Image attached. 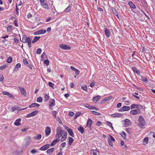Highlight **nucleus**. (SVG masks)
Segmentation results:
<instances>
[{
	"instance_id": "63",
	"label": "nucleus",
	"mask_w": 155,
	"mask_h": 155,
	"mask_svg": "<svg viewBox=\"0 0 155 155\" xmlns=\"http://www.w3.org/2000/svg\"><path fill=\"white\" fill-rule=\"evenodd\" d=\"M14 41L16 43H18L19 41L17 37H15L14 38Z\"/></svg>"
},
{
	"instance_id": "47",
	"label": "nucleus",
	"mask_w": 155,
	"mask_h": 155,
	"mask_svg": "<svg viewBox=\"0 0 155 155\" xmlns=\"http://www.w3.org/2000/svg\"><path fill=\"white\" fill-rule=\"evenodd\" d=\"M121 135L124 138V139L126 138V135L125 132L124 131H122V132L121 133Z\"/></svg>"
},
{
	"instance_id": "23",
	"label": "nucleus",
	"mask_w": 155,
	"mask_h": 155,
	"mask_svg": "<svg viewBox=\"0 0 155 155\" xmlns=\"http://www.w3.org/2000/svg\"><path fill=\"white\" fill-rule=\"evenodd\" d=\"M128 4L130 7L133 9L136 8V6L131 1H129L128 2Z\"/></svg>"
},
{
	"instance_id": "34",
	"label": "nucleus",
	"mask_w": 155,
	"mask_h": 155,
	"mask_svg": "<svg viewBox=\"0 0 155 155\" xmlns=\"http://www.w3.org/2000/svg\"><path fill=\"white\" fill-rule=\"evenodd\" d=\"M143 108V106L142 105L140 104H137V106L136 107V109L137 110H139V111H140V110L142 109Z\"/></svg>"
},
{
	"instance_id": "15",
	"label": "nucleus",
	"mask_w": 155,
	"mask_h": 155,
	"mask_svg": "<svg viewBox=\"0 0 155 155\" xmlns=\"http://www.w3.org/2000/svg\"><path fill=\"white\" fill-rule=\"evenodd\" d=\"M21 120V119L18 118L14 122V124L16 126H19L21 125L20 122Z\"/></svg>"
},
{
	"instance_id": "13",
	"label": "nucleus",
	"mask_w": 155,
	"mask_h": 155,
	"mask_svg": "<svg viewBox=\"0 0 155 155\" xmlns=\"http://www.w3.org/2000/svg\"><path fill=\"white\" fill-rule=\"evenodd\" d=\"M56 139L54 140L52 143L51 144L50 146L51 147L53 146H54L60 140L58 137H56Z\"/></svg>"
},
{
	"instance_id": "21",
	"label": "nucleus",
	"mask_w": 155,
	"mask_h": 155,
	"mask_svg": "<svg viewBox=\"0 0 155 155\" xmlns=\"http://www.w3.org/2000/svg\"><path fill=\"white\" fill-rule=\"evenodd\" d=\"M40 106V104H38L36 103H33L31 105H29V108L33 107H38Z\"/></svg>"
},
{
	"instance_id": "5",
	"label": "nucleus",
	"mask_w": 155,
	"mask_h": 155,
	"mask_svg": "<svg viewBox=\"0 0 155 155\" xmlns=\"http://www.w3.org/2000/svg\"><path fill=\"white\" fill-rule=\"evenodd\" d=\"M60 47L64 50H69L71 49L70 46H68L64 44H61L60 45Z\"/></svg>"
},
{
	"instance_id": "18",
	"label": "nucleus",
	"mask_w": 155,
	"mask_h": 155,
	"mask_svg": "<svg viewBox=\"0 0 155 155\" xmlns=\"http://www.w3.org/2000/svg\"><path fill=\"white\" fill-rule=\"evenodd\" d=\"M85 107L90 109H94L97 110H98V109L96 107L94 106H90L87 104L85 105Z\"/></svg>"
},
{
	"instance_id": "27",
	"label": "nucleus",
	"mask_w": 155,
	"mask_h": 155,
	"mask_svg": "<svg viewBox=\"0 0 155 155\" xmlns=\"http://www.w3.org/2000/svg\"><path fill=\"white\" fill-rule=\"evenodd\" d=\"M68 132L69 134L72 136V137H74V133L73 131L71 129H68Z\"/></svg>"
},
{
	"instance_id": "3",
	"label": "nucleus",
	"mask_w": 155,
	"mask_h": 155,
	"mask_svg": "<svg viewBox=\"0 0 155 155\" xmlns=\"http://www.w3.org/2000/svg\"><path fill=\"white\" fill-rule=\"evenodd\" d=\"M122 121L123 124L125 127L129 126L131 125V124L130 121L128 119H126Z\"/></svg>"
},
{
	"instance_id": "30",
	"label": "nucleus",
	"mask_w": 155,
	"mask_h": 155,
	"mask_svg": "<svg viewBox=\"0 0 155 155\" xmlns=\"http://www.w3.org/2000/svg\"><path fill=\"white\" fill-rule=\"evenodd\" d=\"M54 150V148H52L48 150L47 151V152L48 153L51 154L52 153V152Z\"/></svg>"
},
{
	"instance_id": "10",
	"label": "nucleus",
	"mask_w": 155,
	"mask_h": 155,
	"mask_svg": "<svg viewBox=\"0 0 155 155\" xmlns=\"http://www.w3.org/2000/svg\"><path fill=\"white\" fill-rule=\"evenodd\" d=\"M51 132V128L49 127H47L45 128V133L46 135L48 136Z\"/></svg>"
},
{
	"instance_id": "49",
	"label": "nucleus",
	"mask_w": 155,
	"mask_h": 155,
	"mask_svg": "<svg viewBox=\"0 0 155 155\" xmlns=\"http://www.w3.org/2000/svg\"><path fill=\"white\" fill-rule=\"evenodd\" d=\"M149 138L148 137H145L143 140V142H145L146 143H148Z\"/></svg>"
},
{
	"instance_id": "8",
	"label": "nucleus",
	"mask_w": 155,
	"mask_h": 155,
	"mask_svg": "<svg viewBox=\"0 0 155 155\" xmlns=\"http://www.w3.org/2000/svg\"><path fill=\"white\" fill-rule=\"evenodd\" d=\"M46 32V30L44 29H41L39 31L35 32L34 34L35 35H38L41 34H44Z\"/></svg>"
},
{
	"instance_id": "1",
	"label": "nucleus",
	"mask_w": 155,
	"mask_h": 155,
	"mask_svg": "<svg viewBox=\"0 0 155 155\" xmlns=\"http://www.w3.org/2000/svg\"><path fill=\"white\" fill-rule=\"evenodd\" d=\"M67 136V133L66 131L62 130L60 127H58L56 130L55 137H58L60 139V137H62L60 140L61 142H62L66 140Z\"/></svg>"
},
{
	"instance_id": "17",
	"label": "nucleus",
	"mask_w": 155,
	"mask_h": 155,
	"mask_svg": "<svg viewBox=\"0 0 155 155\" xmlns=\"http://www.w3.org/2000/svg\"><path fill=\"white\" fill-rule=\"evenodd\" d=\"M19 88L20 90L21 94L24 96H25L26 94V92L25 89L21 87H19Z\"/></svg>"
},
{
	"instance_id": "45",
	"label": "nucleus",
	"mask_w": 155,
	"mask_h": 155,
	"mask_svg": "<svg viewBox=\"0 0 155 155\" xmlns=\"http://www.w3.org/2000/svg\"><path fill=\"white\" fill-rule=\"evenodd\" d=\"M37 101L38 102L41 103L42 101V99L41 97H38L37 100Z\"/></svg>"
},
{
	"instance_id": "54",
	"label": "nucleus",
	"mask_w": 155,
	"mask_h": 155,
	"mask_svg": "<svg viewBox=\"0 0 155 155\" xmlns=\"http://www.w3.org/2000/svg\"><path fill=\"white\" fill-rule=\"evenodd\" d=\"M49 61L47 59L45 60L44 61V63L46 64L47 65H48L49 64Z\"/></svg>"
},
{
	"instance_id": "56",
	"label": "nucleus",
	"mask_w": 155,
	"mask_h": 155,
	"mask_svg": "<svg viewBox=\"0 0 155 155\" xmlns=\"http://www.w3.org/2000/svg\"><path fill=\"white\" fill-rule=\"evenodd\" d=\"M49 86L51 87H53L54 85V84L51 82H49L48 83Z\"/></svg>"
},
{
	"instance_id": "41",
	"label": "nucleus",
	"mask_w": 155,
	"mask_h": 155,
	"mask_svg": "<svg viewBox=\"0 0 155 155\" xmlns=\"http://www.w3.org/2000/svg\"><path fill=\"white\" fill-rule=\"evenodd\" d=\"M71 9V7L70 6H68L67 8L65 9L64 12H69Z\"/></svg>"
},
{
	"instance_id": "39",
	"label": "nucleus",
	"mask_w": 155,
	"mask_h": 155,
	"mask_svg": "<svg viewBox=\"0 0 155 155\" xmlns=\"http://www.w3.org/2000/svg\"><path fill=\"white\" fill-rule=\"evenodd\" d=\"M13 27L12 25H9L7 28V31L8 32L11 31L12 30Z\"/></svg>"
},
{
	"instance_id": "25",
	"label": "nucleus",
	"mask_w": 155,
	"mask_h": 155,
	"mask_svg": "<svg viewBox=\"0 0 155 155\" xmlns=\"http://www.w3.org/2000/svg\"><path fill=\"white\" fill-rule=\"evenodd\" d=\"M78 131L82 134H83L84 132V128L82 127H79L78 128Z\"/></svg>"
},
{
	"instance_id": "52",
	"label": "nucleus",
	"mask_w": 155,
	"mask_h": 155,
	"mask_svg": "<svg viewBox=\"0 0 155 155\" xmlns=\"http://www.w3.org/2000/svg\"><path fill=\"white\" fill-rule=\"evenodd\" d=\"M107 141L109 144L111 146H112L113 144L112 142V140H111V139H108Z\"/></svg>"
},
{
	"instance_id": "53",
	"label": "nucleus",
	"mask_w": 155,
	"mask_h": 155,
	"mask_svg": "<svg viewBox=\"0 0 155 155\" xmlns=\"http://www.w3.org/2000/svg\"><path fill=\"white\" fill-rule=\"evenodd\" d=\"M41 52V48H38L37 50V54H40Z\"/></svg>"
},
{
	"instance_id": "31",
	"label": "nucleus",
	"mask_w": 155,
	"mask_h": 155,
	"mask_svg": "<svg viewBox=\"0 0 155 155\" xmlns=\"http://www.w3.org/2000/svg\"><path fill=\"white\" fill-rule=\"evenodd\" d=\"M100 97L101 96L99 95L94 97L93 98V101L94 102H97L98 101V100L100 98Z\"/></svg>"
},
{
	"instance_id": "28",
	"label": "nucleus",
	"mask_w": 155,
	"mask_h": 155,
	"mask_svg": "<svg viewBox=\"0 0 155 155\" xmlns=\"http://www.w3.org/2000/svg\"><path fill=\"white\" fill-rule=\"evenodd\" d=\"M122 115L120 114H115L111 115L112 117H120Z\"/></svg>"
},
{
	"instance_id": "42",
	"label": "nucleus",
	"mask_w": 155,
	"mask_h": 155,
	"mask_svg": "<svg viewBox=\"0 0 155 155\" xmlns=\"http://www.w3.org/2000/svg\"><path fill=\"white\" fill-rule=\"evenodd\" d=\"M81 88L84 90L85 91H87V87L86 85H84L81 87Z\"/></svg>"
},
{
	"instance_id": "26",
	"label": "nucleus",
	"mask_w": 155,
	"mask_h": 155,
	"mask_svg": "<svg viewBox=\"0 0 155 155\" xmlns=\"http://www.w3.org/2000/svg\"><path fill=\"white\" fill-rule=\"evenodd\" d=\"M41 37H35L32 40V43H34L36 42L37 41H38L40 38Z\"/></svg>"
},
{
	"instance_id": "11",
	"label": "nucleus",
	"mask_w": 155,
	"mask_h": 155,
	"mask_svg": "<svg viewBox=\"0 0 155 155\" xmlns=\"http://www.w3.org/2000/svg\"><path fill=\"white\" fill-rule=\"evenodd\" d=\"M141 111L137 110V109L132 110L130 111V114L132 115H134L140 114Z\"/></svg>"
},
{
	"instance_id": "14",
	"label": "nucleus",
	"mask_w": 155,
	"mask_h": 155,
	"mask_svg": "<svg viewBox=\"0 0 155 155\" xmlns=\"http://www.w3.org/2000/svg\"><path fill=\"white\" fill-rule=\"evenodd\" d=\"M112 96H110L108 97L105 98L101 101V104H102L103 103H104L106 102V101H108L112 99Z\"/></svg>"
},
{
	"instance_id": "29",
	"label": "nucleus",
	"mask_w": 155,
	"mask_h": 155,
	"mask_svg": "<svg viewBox=\"0 0 155 155\" xmlns=\"http://www.w3.org/2000/svg\"><path fill=\"white\" fill-rule=\"evenodd\" d=\"M133 69L134 71L136 73L137 75H140V73L139 71L137 70V68L135 67H134L133 68Z\"/></svg>"
},
{
	"instance_id": "9",
	"label": "nucleus",
	"mask_w": 155,
	"mask_h": 155,
	"mask_svg": "<svg viewBox=\"0 0 155 155\" xmlns=\"http://www.w3.org/2000/svg\"><path fill=\"white\" fill-rule=\"evenodd\" d=\"M93 121L90 118H88L87 122V126H89V130H92L91 127Z\"/></svg>"
},
{
	"instance_id": "59",
	"label": "nucleus",
	"mask_w": 155,
	"mask_h": 155,
	"mask_svg": "<svg viewBox=\"0 0 155 155\" xmlns=\"http://www.w3.org/2000/svg\"><path fill=\"white\" fill-rule=\"evenodd\" d=\"M14 23L15 26H16V27L18 26V21H17V20H15L14 21Z\"/></svg>"
},
{
	"instance_id": "20",
	"label": "nucleus",
	"mask_w": 155,
	"mask_h": 155,
	"mask_svg": "<svg viewBox=\"0 0 155 155\" xmlns=\"http://www.w3.org/2000/svg\"><path fill=\"white\" fill-rule=\"evenodd\" d=\"M28 38H30L29 37H27L25 35H23L22 41L23 43H27L28 41Z\"/></svg>"
},
{
	"instance_id": "60",
	"label": "nucleus",
	"mask_w": 155,
	"mask_h": 155,
	"mask_svg": "<svg viewBox=\"0 0 155 155\" xmlns=\"http://www.w3.org/2000/svg\"><path fill=\"white\" fill-rule=\"evenodd\" d=\"M4 78L2 75H0V81H2L3 80Z\"/></svg>"
},
{
	"instance_id": "16",
	"label": "nucleus",
	"mask_w": 155,
	"mask_h": 155,
	"mask_svg": "<svg viewBox=\"0 0 155 155\" xmlns=\"http://www.w3.org/2000/svg\"><path fill=\"white\" fill-rule=\"evenodd\" d=\"M104 32L106 36L108 38L109 37L110 35V31L107 28H105Z\"/></svg>"
},
{
	"instance_id": "58",
	"label": "nucleus",
	"mask_w": 155,
	"mask_h": 155,
	"mask_svg": "<svg viewBox=\"0 0 155 155\" xmlns=\"http://www.w3.org/2000/svg\"><path fill=\"white\" fill-rule=\"evenodd\" d=\"M23 62L25 65H27L28 64V62L27 60L25 59H23Z\"/></svg>"
},
{
	"instance_id": "2",
	"label": "nucleus",
	"mask_w": 155,
	"mask_h": 155,
	"mask_svg": "<svg viewBox=\"0 0 155 155\" xmlns=\"http://www.w3.org/2000/svg\"><path fill=\"white\" fill-rule=\"evenodd\" d=\"M139 121L140 122L139 126H144L146 124L145 120L142 116H140L139 117Z\"/></svg>"
},
{
	"instance_id": "50",
	"label": "nucleus",
	"mask_w": 155,
	"mask_h": 155,
	"mask_svg": "<svg viewBox=\"0 0 155 155\" xmlns=\"http://www.w3.org/2000/svg\"><path fill=\"white\" fill-rule=\"evenodd\" d=\"M42 136L41 134H39L37 136L35 137V138L36 139L38 140L40 139L41 137Z\"/></svg>"
},
{
	"instance_id": "61",
	"label": "nucleus",
	"mask_w": 155,
	"mask_h": 155,
	"mask_svg": "<svg viewBox=\"0 0 155 155\" xmlns=\"http://www.w3.org/2000/svg\"><path fill=\"white\" fill-rule=\"evenodd\" d=\"M74 113L73 112L71 111L69 113V115L71 117H72L74 115Z\"/></svg>"
},
{
	"instance_id": "36",
	"label": "nucleus",
	"mask_w": 155,
	"mask_h": 155,
	"mask_svg": "<svg viewBox=\"0 0 155 155\" xmlns=\"http://www.w3.org/2000/svg\"><path fill=\"white\" fill-rule=\"evenodd\" d=\"M12 61V58L11 57H8L7 59V62L9 63H11Z\"/></svg>"
},
{
	"instance_id": "32",
	"label": "nucleus",
	"mask_w": 155,
	"mask_h": 155,
	"mask_svg": "<svg viewBox=\"0 0 155 155\" xmlns=\"http://www.w3.org/2000/svg\"><path fill=\"white\" fill-rule=\"evenodd\" d=\"M112 10L113 12V14L117 17L118 18V13L116 10L114 8H112Z\"/></svg>"
},
{
	"instance_id": "12",
	"label": "nucleus",
	"mask_w": 155,
	"mask_h": 155,
	"mask_svg": "<svg viewBox=\"0 0 155 155\" xmlns=\"http://www.w3.org/2000/svg\"><path fill=\"white\" fill-rule=\"evenodd\" d=\"M50 147L49 144H46L41 147L40 150H45L48 149Z\"/></svg>"
},
{
	"instance_id": "43",
	"label": "nucleus",
	"mask_w": 155,
	"mask_h": 155,
	"mask_svg": "<svg viewBox=\"0 0 155 155\" xmlns=\"http://www.w3.org/2000/svg\"><path fill=\"white\" fill-rule=\"evenodd\" d=\"M7 66V65L4 64L0 67V69L2 70H3Z\"/></svg>"
},
{
	"instance_id": "48",
	"label": "nucleus",
	"mask_w": 155,
	"mask_h": 155,
	"mask_svg": "<svg viewBox=\"0 0 155 155\" xmlns=\"http://www.w3.org/2000/svg\"><path fill=\"white\" fill-rule=\"evenodd\" d=\"M18 107H16V106H14L12 107V112H13L15 110H18Z\"/></svg>"
},
{
	"instance_id": "51",
	"label": "nucleus",
	"mask_w": 155,
	"mask_h": 155,
	"mask_svg": "<svg viewBox=\"0 0 155 155\" xmlns=\"http://www.w3.org/2000/svg\"><path fill=\"white\" fill-rule=\"evenodd\" d=\"M21 67V64L20 63H18L16 64V66L14 68V70L15 69H18Z\"/></svg>"
},
{
	"instance_id": "38",
	"label": "nucleus",
	"mask_w": 155,
	"mask_h": 155,
	"mask_svg": "<svg viewBox=\"0 0 155 155\" xmlns=\"http://www.w3.org/2000/svg\"><path fill=\"white\" fill-rule=\"evenodd\" d=\"M27 43H28V45L29 46V47L30 48L31 47V38H28V41Z\"/></svg>"
},
{
	"instance_id": "7",
	"label": "nucleus",
	"mask_w": 155,
	"mask_h": 155,
	"mask_svg": "<svg viewBox=\"0 0 155 155\" xmlns=\"http://www.w3.org/2000/svg\"><path fill=\"white\" fill-rule=\"evenodd\" d=\"M25 145L27 147L31 142V139L30 137H27L25 139Z\"/></svg>"
},
{
	"instance_id": "64",
	"label": "nucleus",
	"mask_w": 155,
	"mask_h": 155,
	"mask_svg": "<svg viewBox=\"0 0 155 155\" xmlns=\"http://www.w3.org/2000/svg\"><path fill=\"white\" fill-rule=\"evenodd\" d=\"M66 142H64L62 143L61 144V146L62 147H64L66 146Z\"/></svg>"
},
{
	"instance_id": "4",
	"label": "nucleus",
	"mask_w": 155,
	"mask_h": 155,
	"mask_svg": "<svg viewBox=\"0 0 155 155\" xmlns=\"http://www.w3.org/2000/svg\"><path fill=\"white\" fill-rule=\"evenodd\" d=\"M39 113V111L38 110H35L31 113L28 114L27 115L26 117L27 118L30 117H32L35 116V115L38 114Z\"/></svg>"
},
{
	"instance_id": "46",
	"label": "nucleus",
	"mask_w": 155,
	"mask_h": 155,
	"mask_svg": "<svg viewBox=\"0 0 155 155\" xmlns=\"http://www.w3.org/2000/svg\"><path fill=\"white\" fill-rule=\"evenodd\" d=\"M137 106V104H134L131 105L130 106V108L132 109L134 108H136Z\"/></svg>"
},
{
	"instance_id": "40",
	"label": "nucleus",
	"mask_w": 155,
	"mask_h": 155,
	"mask_svg": "<svg viewBox=\"0 0 155 155\" xmlns=\"http://www.w3.org/2000/svg\"><path fill=\"white\" fill-rule=\"evenodd\" d=\"M91 112H92V113L93 114H95L97 116H99L101 115V114L100 113L97 112L96 111H91Z\"/></svg>"
},
{
	"instance_id": "24",
	"label": "nucleus",
	"mask_w": 155,
	"mask_h": 155,
	"mask_svg": "<svg viewBox=\"0 0 155 155\" xmlns=\"http://www.w3.org/2000/svg\"><path fill=\"white\" fill-rule=\"evenodd\" d=\"M91 155H97V152L96 150H91L90 151Z\"/></svg>"
},
{
	"instance_id": "35",
	"label": "nucleus",
	"mask_w": 155,
	"mask_h": 155,
	"mask_svg": "<svg viewBox=\"0 0 155 155\" xmlns=\"http://www.w3.org/2000/svg\"><path fill=\"white\" fill-rule=\"evenodd\" d=\"M123 110L124 111H128L130 110V107L128 106H124L123 107Z\"/></svg>"
},
{
	"instance_id": "55",
	"label": "nucleus",
	"mask_w": 155,
	"mask_h": 155,
	"mask_svg": "<svg viewBox=\"0 0 155 155\" xmlns=\"http://www.w3.org/2000/svg\"><path fill=\"white\" fill-rule=\"evenodd\" d=\"M37 150L35 149H33L31 151V153L33 154L37 153Z\"/></svg>"
},
{
	"instance_id": "19",
	"label": "nucleus",
	"mask_w": 155,
	"mask_h": 155,
	"mask_svg": "<svg viewBox=\"0 0 155 155\" xmlns=\"http://www.w3.org/2000/svg\"><path fill=\"white\" fill-rule=\"evenodd\" d=\"M68 145L69 146V147H70L71 145L74 140V139L71 137H68Z\"/></svg>"
},
{
	"instance_id": "44",
	"label": "nucleus",
	"mask_w": 155,
	"mask_h": 155,
	"mask_svg": "<svg viewBox=\"0 0 155 155\" xmlns=\"http://www.w3.org/2000/svg\"><path fill=\"white\" fill-rule=\"evenodd\" d=\"M45 97V101H47L49 99V96L46 94H45L44 95Z\"/></svg>"
},
{
	"instance_id": "6",
	"label": "nucleus",
	"mask_w": 155,
	"mask_h": 155,
	"mask_svg": "<svg viewBox=\"0 0 155 155\" xmlns=\"http://www.w3.org/2000/svg\"><path fill=\"white\" fill-rule=\"evenodd\" d=\"M55 105V101L54 99L51 100L50 101L49 107L51 110H53L52 107Z\"/></svg>"
},
{
	"instance_id": "33",
	"label": "nucleus",
	"mask_w": 155,
	"mask_h": 155,
	"mask_svg": "<svg viewBox=\"0 0 155 155\" xmlns=\"http://www.w3.org/2000/svg\"><path fill=\"white\" fill-rule=\"evenodd\" d=\"M43 7L46 9H48V6L46 3H43L41 4Z\"/></svg>"
},
{
	"instance_id": "37",
	"label": "nucleus",
	"mask_w": 155,
	"mask_h": 155,
	"mask_svg": "<svg viewBox=\"0 0 155 155\" xmlns=\"http://www.w3.org/2000/svg\"><path fill=\"white\" fill-rule=\"evenodd\" d=\"M106 123L112 130H114V127L112 126V124L111 122L108 121H107Z\"/></svg>"
},
{
	"instance_id": "57",
	"label": "nucleus",
	"mask_w": 155,
	"mask_h": 155,
	"mask_svg": "<svg viewBox=\"0 0 155 155\" xmlns=\"http://www.w3.org/2000/svg\"><path fill=\"white\" fill-rule=\"evenodd\" d=\"M52 114L54 116V118H56V114H57V112L56 111H53L52 112Z\"/></svg>"
},
{
	"instance_id": "22",
	"label": "nucleus",
	"mask_w": 155,
	"mask_h": 155,
	"mask_svg": "<svg viewBox=\"0 0 155 155\" xmlns=\"http://www.w3.org/2000/svg\"><path fill=\"white\" fill-rule=\"evenodd\" d=\"M140 79L142 81H144V82L147 83L148 82V80L147 78L145 77H143L142 76H141L140 77Z\"/></svg>"
},
{
	"instance_id": "62",
	"label": "nucleus",
	"mask_w": 155,
	"mask_h": 155,
	"mask_svg": "<svg viewBox=\"0 0 155 155\" xmlns=\"http://www.w3.org/2000/svg\"><path fill=\"white\" fill-rule=\"evenodd\" d=\"M101 121H98L97 122V123L96 124V125L99 126H101Z\"/></svg>"
}]
</instances>
